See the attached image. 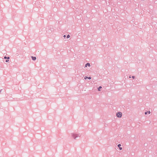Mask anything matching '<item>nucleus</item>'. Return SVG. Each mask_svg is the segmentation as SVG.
<instances>
[{"mask_svg":"<svg viewBox=\"0 0 157 157\" xmlns=\"http://www.w3.org/2000/svg\"><path fill=\"white\" fill-rule=\"evenodd\" d=\"M4 59H7V57H6V56H5V57H4Z\"/></svg>","mask_w":157,"mask_h":157,"instance_id":"2eb2a0df","label":"nucleus"},{"mask_svg":"<svg viewBox=\"0 0 157 157\" xmlns=\"http://www.w3.org/2000/svg\"><path fill=\"white\" fill-rule=\"evenodd\" d=\"M9 61V60L8 59L6 60V62H8Z\"/></svg>","mask_w":157,"mask_h":157,"instance_id":"4468645a","label":"nucleus"},{"mask_svg":"<svg viewBox=\"0 0 157 157\" xmlns=\"http://www.w3.org/2000/svg\"><path fill=\"white\" fill-rule=\"evenodd\" d=\"M129 77V78H131V77L130 76Z\"/></svg>","mask_w":157,"mask_h":157,"instance_id":"dca6fc26","label":"nucleus"},{"mask_svg":"<svg viewBox=\"0 0 157 157\" xmlns=\"http://www.w3.org/2000/svg\"><path fill=\"white\" fill-rule=\"evenodd\" d=\"M132 78L133 79H134L135 78V76H132Z\"/></svg>","mask_w":157,"mask_h":157,"instance_id":"f8f14e48","label":"nucleus"},{"mask_svg":"<svg viewBox=\"0 0 157 157\" xmlns=\"http://www.w3.org/2000/svg\"><path fill=\"white\" fill-rule=\"evenodd\" d=\"M7 59H10V57H7Z\"/></svg>","mask_w":157,"mask_h":157,"instance_id":"ddd939ff","label":"nucleus"},{"mask_svg":"<svg viewBox=\"0 0 157 157\" xmlns=\"http://www.w3.org/2000/svg\"><path fill=\"white\" fill-rule=\"evenodd\" d=\"M151 113L150 112V111H148L147 112H145V115H146L147 113L150 114Z\"/></svg>","mask_w":157,"mask_h":157,"instance_id":"0eeeda50","label":"nucleus"},{"mask_svg":"<svg viewBox=\"0 0 157 157\" xmlns=\"http://www.w3.org/2000/svg\"><path fill=\"white\" fill-rule=\"evenodd\" d=\"M101 88H102V87L101 86H100L98 88V90L99 91H100V89H101Z\"/></svg>","mask_w":157,"mask_h":157,"instance_id":"6e6552de","label":"nucleus"},{"mask_svg":"<svg viewBox=\"0 0 157 157\" xmlns=\"http://www.w3.org/2000/svg\"><path fill=\"white\" fill-rule=\"evenodd\" d=\"M71 136L74 139L76 140L79 137L81 136L80 133H73L71 134Z\"/></svg>","mask_w":157,"mask_h":157,"instance_id":"f257e3e1","label":"nucleus"},{"mask_svg":"<svg viewBox=\"0 0 157 157\" xmlns=\"http://www.w3.org/2000/svg\"><path fill=\"white\" fill-rule=\"evenodd\" d=\"M88 78L89 79H91V78L90 77H88Z\"/></svg>","mask_w":157,"mask_h":157,"instance_id":"9b49d317","label":"nucleus"},{"mask_svg":"<svg viewBox=\"0 0 157 157\" xmlns=\"http://www.w3.org/2000/svg\"><path fill=\"white\" fill-rule=\"evenodd\" d=\"M87 66H89V67H90V63H87L85 65V67H86Z\"/></svg>","mask_w":157,"mask_h":157,"instance_id":"7ed1b4c3","label":"nucleus"},{"mask_svg":"<svg viewBox=\"0 0 157 157\" xmlns=\"http://www.w3.org/2000/svg\"><path fill=\"white\" fill-rule=\"evenodd\" d=\"M31 58H32V60H35L36 59V57H33L32 56H31Z\"/></svg>","mask_w":157,"mask_h":157,"instance_id":"39448f33","label":"nucleus"},{"mask_svg":"<svg viewBox=\"0 0 157 157\" xmlns=\"http://www.w3.org/2000/svg\"><path fill=\"white\" fill-rule=\"evenodd\" d=\"M117 146L119 147L120 150H121L122 149V148L120 147L121 146V145L120 144H118Z\"/></svg>","mask_w":157,"mask_h":157,"instance_id":"20e7f679","label":"nucleus"},{"mask_svg":"<svg viewBox=\"0 0 157 157\" xmlns=\"http://www.w3.org/2000/svg\"><path fill=\"white\" fill-rule=\"evenodd\" d=\"M70 37L69 35H68L67 36V38H69Z\"/></svg>","mask_w":157,"mask_h":157,"instance_id":"1a4fd4ad","label":"nucleus"},{"mask_svg":"<svg viewBox=\"0 0 157 157\" xmlns=\"http://www.w3.org/2000/svg\"><path fill=\"white\" fill-rule=\"evenodd\" d=\"M87 78H88V77L87 76H85L84 77V79H86Z\"/></svg>","mask_w":157,"mask_h":157,"instance_id":"9d476101","label":"nucleus"},{"mask_svg":"<svg viewBox=\"0 0 157 157\" xmlns=\"http://www.w3.org/2000/svg\"><path fill=\"white\" fill-rule=\"evenodd\" d=\"M116 116L118 117L121 118L122 116V113L121 112H118L116 114Z\"/></svg>","mask_w":157,"mask_h":157,"instance_id":"f03ea898","label":"nucleus"},{"mask_svg":"<svg viewBox=\"0 0 157 157\" xmlns=\"http://www.w3.org/2000/svg\"><path fill=\"white\" fill-rule=\"evenodd\" d=\"M66 37V36L65 35H64L63 36H62L61 37V38L62 39H65Z\"/></svg>","mask_w":157,"mask_h":157,"instance_id":"423d86ee","label":"nucleus"}]
</instances>
